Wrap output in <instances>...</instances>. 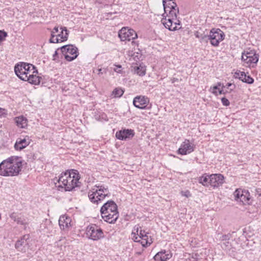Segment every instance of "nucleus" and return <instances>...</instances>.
Wrapping results in <instances>:
<instances>
[{
	"label": "nucleus",
	"mask_w": 261,
	"mask_h": 261,
	"mask_svg": "<svg viewBox=\"0 0 261 261\" xmlns=\"http://www.w3.org/2000/svg\"><path fill=\"white\" fill-rule=\"evenodd\" d=\"M141 239L145 240V242L141 241L140 242V243L142 244V246L144 247H146L149 246L152 243V239L150 237L149 238L148 236V233H147L146 234H144L143 237H142Z\"/></svg>",
	"instance_id": "30"
},
{
	"label": "nucleus",
	"mask_w": 261,
	"mask_h": 261,
	"mask_svg": "<svg viewBox=\"0 0 261 261\" xmlns=\"http://www.w3.org/2000/svg\"><path fill=\"white\" fill-rule=\"evenodd\" d=\"M229 242H223V244L222 245H225V247H228L229 246Z\"/></svg>",
	"instance_id": "49"
},
{
	"label": "nucleus",
	"mask_w": 261,
	"mask_h": 261,
	"mask_svg": "<svg viewBox=\"0 0 261 261\" xmlns=\"http://www.w3.org/2000/svg\"><path fill=\"white\" fill-rule=\"evenodd\" d=\"M219 88L218 87V86H214L213 87V90H212V93H214V94H215L216 95H218V93H217V90H219Z\"/></svg>",
	"instance_id": "43"
},
{
	"label": "nucleus",
	"mask_w": 261,
	"mask_h": 261,
	"mask_svg": "<svg viewBox=\"0 0 261 261\" xmlns=\"http://www.w3.org/2000/svg\"><path fill=\"white\" fill-rule=\"evenodd\" d=\"M245 72L241 71L240 70H237L234 72L233 76L235 79H239L242 81L244 76L245 77Z\"/></svg>",
	"instance_id": "32"
},
{
	"label": "nucleus",
	"mask_w": 261,
	"mask_h": 261,
	"mask_svg": "<svg viewBox=\"0 0 261 261\" xmlns=\"http://www.w3.org/2000/svg\"><path fill=\"white\" fill-rule=\"evenodd\" d=\"M52 31L55 34H56L59 32L58 27H55Z\"/></svg>",
	"instance_id": "47"
},
{
	"label": "nucleus",
	"mask_w": 261,
	"mask_h": 261,
	"mask_svg": "<svg viewBox=\"0 0 261 261\" xmlns=\"http://www.w3.org/2000/svg\"><path fill=\"white\" fill-rule=\"evenodd\" d=\"M181 194L182 196L186 197L187 198H188L191 196V194L190 191L188 190H187L185 191H181Z\"/></svg>",
	"instance_id": "39"
},
{
	"label": "nucleus",
	"mask_w": 261,
	"mask_h": 261,
	"mask_svg": "<svg viewBox=\"0 0 261 261\" xmlns=\"http://www.w3.org/2000/svg\"><path fill=\"white\" fill-rule=\"evenodd\" d=\"M57 35H56L53 31L51 32V37L49 39V42L50 43H59V41L58 38L57 37Z\"/></svg>",
	"instance_id": "34"
},
{
	"label": "nucleus",
	"mask_w": 261,
	"mask_h": 261,
	"mask_svg": "<svg viewBox=\"0 0 261 261\" xmlns=\"http://www.w3.org/2000/svg\"><path fill=\"white\" fill-rule=\"evenodd\" d=\"M121 65H115V68H114V70L118 73L121 72Z\"/></svg>",
	"instance_id": "42"
},
{
	"label": "nucleus",
	"mask_w": 261,
	"mask_h": 261,
	"mask_svg": "<svg viewBox=\"0 0 261 261\" xmlns=\"http://www.w3.org/2000/svg\"><path fill=\"white\" fill-rule=\"evenodd\" d=\"M222 85H223L221 83H218L216 86H218V87L219 88V87H222Z\"/></svg>",
	"instance_id": "51"
},
{
	"label": "nucleus",
	"mask_w": 261,
	"mask_h": 261,
	"mask_svg": "<svg viewBox=\"0 0 261 261\" xmlns=\"http://www.w3.org/2000/svg\"><path fill=\"white\" fill-rule=\"evenodd\" d=\"M195 37L199 39L201 42H207L208 34L201 29H199L194 33Z\"/></svg>",
	"instance_id": "22"
},
{
	"label": "nucleus",
	"mask_w": 261,
	"mask_h": 261,
	"mask_svg": "<svg viewBox=\"0 0 261 261\" xmlns=\"http://www.w3.org/2000/svg\"><path fill=\"white\" fill-rule=\"evenodd\" d=\"M103 212L112 213H118L117 205L114 201L109 200L106 202L100 208V213H103Z\"/></svg>",
	"instance_id": "15"
},
{
	"label": "nucleus",
	"mask_w": 261,
	"mask_h": 261,
	"mask_svg": "<svg viewBox=\"0 0 261 261\" xmlns=\"http://www.w3.org/2000/svg\"><path fill=\"white\" fill-rule=\"evenodd\" d=\"M29 141L25 138L18 139L14 145V148L17 150H21L29 145Z\"/></svg>",
	"instance_id": "21"
},
{
	"label": "nucleus",
	"mask_w": 261,
	"mask_h": 261,
	"mask_svg": "<svg viewBox=\"0 0 261 261\" xmlns=\"http://www.w3.org/2000/svg\"><path fill=\"white\" fill-rule=\"evenodd\" d=\"M172 254L168 251H162L157 253L154 256V259L156 261H165L170 259Z\"/></svg>",
	"instance_id": "20"
},
{
	"label": "nucleus",
	"mask_w": 261,
	"mask_h": 261,
	"mask_svg": "<svg viewBox=\"0 0 261 261\" xmlns=\"http://www.w3.org/2000/svg\"><path fill=\"white\" fill-rule=\"evenodd\" d=\"M194 151L193 145L190 143L189 140H185L181 144L178 149V153L181 155L189 154Z\"/></svg>",
	"instance_id": "13"
},
{
	"label": "nucleus",
	"mask_w": 261,
	"mask_h": 261,
	"mask_svg": "<svg viewBox=\"0 0 261 261\" xmlns=\"http://www.w3.org/2000/svg\"><path fill=\"white\" fill-rule=\"evenodd\" d=\"M101 215L102 219L109 223H114L119 217L118 213H112L103 212V213H101Z\"/></svg>",
	"instance_id": "18"
},
{
	"label": "nucleus",
	"mask_w": 261,
	"mask_h": 261,
	"mask_svg": "<svg viewBox=\"0 0 261 261\" xmlns=\"http://www.w3.org/2000/svg\"><path fill=\"white\" fill-rule=\"evenodd\" d=\"M229 239V237L228 235H224L222 236V241H227Z\"/></svg>",
	"instance_id": "45"
},
{
	"label": "nucleus",
	"mask_w": 261,
	"mask_h": 261,
	"mask_svg": "<svg viewBox=\"0 0 261 261\" xmlns=\"http://www.w3.org/2000/svg\"><path fill=\"white\" fill-rule=\"evenodd\" d=\"M118 36L122 41H129L138 37L137 33L134 30L125 27L122 28L119 31Z\"/></svg>",
	"instance_id": "8"
},
{
	"label": "nucleus",
	"mask_w": 261,
	"mask_h": 261,
	"mask_svg": "<svg viewBox=\"0 0 261 261\" xmlns=\"http://www.w3.org/2000/svg\"><path fill=\"white\" fill-rule=\"evenodd\" d=\"M210 186L214 188H218L224 182L223 175L221 174H212L210 175Z\"/></svg>",
	"instance_id": "12"
},
{
	"label": "nucleus",
	"mask_w": 261,
	"mask_h": 261,
	"mask_svg": "<svg viewBox=\"0 0 261 261\" xmlns=\"http://www.w3.org/2000/svg\"><path fill=\"white\" fill-rule=\"evenodd\" d=\"M110 193L108 187L102 185L96 186L88 193V197L90 201L97 204L101 203L107 196H109Z\"/></svg>",
	"instance_id": "4"
},
{
	"label": "nucleus",
	"mask_w": 261,
	"mask_h": 261,
	"mask_svg": "<svg viewBox=\"0 0 261 261\" xmlns=\"http://www.w3.org/2000/svg\"><path fill=\"white\" fill-rule=\"evenodd\" d=\"M98 74L99 75V76H101V75H102L103 73H106L107 72V69H105V68H100V69H98Z\"/></svg>",
	"instance_id": "41"
},
{
	"label": "nucleus",
	"mask_w": 261,
	"mask_h": 261,
	"mask_svg": "<svg viewBox=\"0 0 261 261\" xmlns=\"http://www.w3.org/2000/svg\"><path fill=\"white\" fill-rule=\"evenodd\" d=\"M60 48H58L57 49V50L55 51L54 54L53 55V60H57V58L56 57H57L58 56V50Z\"/></svg>",
	"instance_id": "46"
},
{
	"label": "nucleus",
	"mask_w": 261,
	"mask_h": 261,
	"mask_svg": "<svg viewBox=\"0 0 261 261\" xmlns=\"http://www.w3.org/2000/svg\"><path fill=\"white\" fill-rule=\"evenodd\" d=\"M22 162L20 158L11 156L0 164V175H17L21 170Z\"/></svg>",
	"instance_id": "3"
},
{
	"label": "nucleus",
	"mask_w": 261,
	"mask_h": 261,
	"mask_svg": "<svg viewBox=\"0 0 261 261\" xmlns=\"http://www.w3.org/2000/svg\"><path fill=\"white\" fill-rule=\"evenodd\" d=\"M224 33L220 29H213L208 35L207 41L210 40L212 45L218 46L220 42L224 39Z\"/></svg>",
	"instance_id": "6"
},
{
	"label": "nucleus",
	"mask_w": 261,
	"mask_h": 261,
	"mask_svg": "<svg viewBox=\"0 0 261 261\" xmlns=\"http://www.w3.org/2000/svg\"><path fill=\"white\" fill-rule=\"evenodd\" d=\"M60 29L61 31L57 35V37L58 38L59 42H62L67 40L69 33L66 27H61Z\"/></svg>",
	"instance_id": "24"
},
{
	"label": "nucleus",
	"mask_w": 261,
	"mask_h": 261,
	"mask_svg": "<svg viewBox=\"0 0 261 261\" xmlns=\"http://www.w3.org/2000/svg\"><path fill=\"white\" fill-rule=\"evenodd\" d=\"M7 36V34L5 32L0 31V43L5 39Z\"/></svg>",
	"instance_id": "37"
},
{
	"label": "nucleus",
	"mask_w": 261,
	"mask_h": 261,
	"mask_svg": "<svg viewBox=\"0 0 261 261\" xmlns=\"http://www.w3.org/2000/svg\"><path fill=\"white\" fill-rule=\"evenodd\" d=\"M135 135L134 130L129 129H124L117 132L116 137L120 140H125L133 138Z\"/></svg>",
	"instance_id": "14"
},
{
	"label": "nucleus",
	"mask_w": 261,
	"mask_h": 261,
	"mask_svg": "<svg viewBox=\"0 0 261 261\" xmlns=\"http://www.w3.org/2000/svg\"><path fill=\"white\" fill-rule=\"evenodd\" d=\"M80 176L77 170H71L62 172L57 181L59 183V190L70 191L78 186Z\"/></svg>",
	"instance_id": "2"
},
{
	"label": "nucleus",
	"mask_w": 261,
	"mask_h": 261,
	"mask_svg": "<svg viewBox=\"0 0 261 261\" xmlns=\"http://www.w3.org/2000/svg\"><path fill=\"white\" fill-rule=\"evenodd\" d=\"M230 87V91H233L236 87L234 84L232 83H227L225 86L222 85V88L228 89Z\"/></svg>",
	"instance_id": "36"
},
{
	"label": "nucleus",
	"mask_w": 261,
	"mask_h": 261,
	"mask_svg": "<svg viewBox=\"0 0 261 261\" xmlns=\"http://www.w3.org/2000/svg\"><path fill=\"white\" fill-rule=\"evenodd\" d=\"M10 217L11 219L15 220V214L13 213L10 215Z\"/></svg>",
	"instance_id": "50"
},
{
	"label": "nucleus",
	"mask_w": 261,
	"mask_h": 261,
	"mask_svg": "<svg viewBox=\"0 0 261 261\" xmlns=\"http://www.w3.org/2000/svg\"><path fill=\"white\" fill-rule=\"evenodd\" d=\"M221 102L223 105L224 106H228L230 103L229 100L225 97H223L221 98Z\"/></svg>",
	"instance_id": "38"
},
{
	"label": "nucleus",
	"mask_w": 261,
	"mask_h": 261,
	"mask_svg": "<svg viewBox=\"0 0 261 261\" xmlns=\"http://www.w3.org/2000/svg\"><path fill=\"white\" fill-rule=\"evenodd\" d=\"M249 193L248 191H242L241 194L240 202H242L243 204H250V197Z\"/></svg>",
	"instance_id": "27"
},
{
	"label": "nucleus",
	"mask_w": 261,
	"mask_h": 261,
	"mask_svg": "<svg viewBox=\"0 0 261 261\" xmlns=\"http://www.w3.org/2000/svg\"><path fill=\"white\" fill-rule=\"evenodd\" d=\"M139 227L138 225H136L134 227L133 232H132L131 236L132 240L136 242H140V239L142 237H143L144 234H146L145 230L141 229L138 234Z\"/></svg>",
	"instance_id": "19"
},
{
	"label": "nucleus",
	"mask_w": 261,
	"mask_h": 261,
	"mask_svg": "<svg viewBox=\"0 0 261 261\" xmlns=\"http://www.w3.org/2000/svg\"><path fill=\"white\" fill-rule=\"evenodd\" d=\"M149 102L147 97L139 95L135 97L133 100V104L135 107L140 109H146Z\"/></svg>",
	"instance_id": "11"
},
{
	"label": "nucleus",
	"mask_w": 261,
	"mask_h": 261,
	"mask_svg": "<svg viewBox=\"0 0 261 261\" xmlns=\"http://www.w3.org/2000/svg\"><path fill=\"white\" fill-rule=\"evenodd\" d=\"M165 13H167L168 10L177 7L176 4L173 0H163Z\"/></svg>",
	"instance_id": "23"
},
{
	"label": "nucleus",
	"mask_w": 261,
	"mask_h": 261,
	"mask_svg": "<svg viewBox=\"0 0 261 261\" xmlns=\"http://www.w3.org/2000/svg\"><path fill=\"white\" fill-rule=\"evenodd\" d=\"M242 191L239 190V189L236 190L233 193V196L234 199L237 201H240L241 194Z\"/></svg>",
	"instance_id": "35"
},
{
	"label": "nucleus",
	"mask_w": 261,
	"mask_h": 261,
	"mask_svg": "<svg viewBox=\"0 0 261 261\" xmlns=\"http://www.w3.org/2000/svg\"><path fill=\"white\" fill-rule=\"evenodd\" d=\"M124 91L120 88H115L112 93L115 97H120L123 94Z\"/></svg>",
	"instance_id": "31"
},
{
	"label": "nucleus",
	"mask_w": 261,
	"mask_h": 261,
	"mask_svg": "<svg viewBox=\"0 0 261 261\" xmlns=\"http://www.w3.org/2000/svg\"><path fill=\"white\" fill-rule=\"evenodd\" d=\"M171 81L172 83H174L175 82L178 81V79L175 77H173L171 79Z\"/></svg>",
	"instance_id": "48"
},
{
	"label": "nucleus",
	"mask_w": 261,
	"mask_h": 261,
	"mask_svg": "<svg viewBox=\"0 0 261 261\" xmlns=\"http://www.w3.org/2000/svg\"><path fill=\"white\" fill-rule=\"evenodd\" d=\"M161 21L165 27L170 31L178 30L181 28L180 22L179 20H177L176 18L171 20L166 18H163Z\"/></svg>",
	"instance_id": "10"
},
{
	"label": "nucleus",
	"mask_w": 261,
	"mask_h": 261,
	"mask_svg": "<svg viewBox=\"0 0 261 261\" xmlns=\"http://www.w3.org/2000/svg\"><path fill=\"white\" fill-rule=\"evenodd\" d=\"M16 75L21 80L28 81L29 83L38 85L40 83L42 77L39 76L38 70L32 64L21 62L14 67Z\"/></svg>",
	"instance_id": "1"
},
{
	"label": "nucleus",
	"mask_w": 261,
	"mask_h": 261,
	"mask_svg": "<svg viewBox=\"0 0 261 261\" xmlns=\"http://www.w3.org/2000/svg\"><path fill=\"white\" fill-rule=\"evenodd\" d=\"M242 81L249 84H251L253 83L254 80L250 75L245 74V77L244 76Z\"/></svg>",
	"instance_id": "33"
},
{
	"label": "nucleus",
	"mask_w": 261,
	"mask_h": 261,
	"mask_svg": "<svg viewBox=\"0 0 261 261\" xmlns=\"http://www.w3.org/2000/svg\"><path fill=\"white\" fill-rule=\"evenodd\" d=\"M178 13V8L176 7L173 9L168 10L167 15L168 16L167 19L174 20L177 17V14Z\"/></svg>",
	"instance_id": "28"
},
{
	"label": "nucleus",
	"mask_w": 261,
	"mask_h": 261,
	"mask_svg": "<svg viewBox=\"0 0 261 261\" xmlns=\"http://www.w3.org/2000/svg\"><path fill=\"white\" fill-rule=\"evenodd\" d=\"M29 239V235L23 236L20 240H18L15 244V248L20 251L25 252L26 249L28 247L29 243L28 240Z\"/></svg>",
	"instance_id": "16"
},
{
	"label": "nucleus",
	"mask_w": 261,
	"mask_h": 261,
	"mask_svg": "<svg viewBox=\"0 0 261 261\" xmlns=\"http://www.w3.org/2000/svg\"><path fill=\"white\" fill-rule=\"evenodd\" d=\"M86 233L87 237L94 241H97L103 237L102 230L96 225H89L86 228Z\"/></svg>",
	"instance_id": "7"
},
{
	"label": "nucleus",
	"mask_w": 261,
	"mask_h": 261,
	"mask_svg": "<svg viewBox=\"0 0 261 261\" xmlns=\"http://www.w3.org/2000/svg\"><path fill=\"white\" fill-rule=\"evenodd\" d=\"M7 115V111L4 109L0 108V116L1 117H5Z\"/></svg>",
	"instance_id": "40"
},
{
	"label": "nucleus",
	"mask_w": 261,
	"mask_h": 261,
	"mask_svg": "<svg viewBox=\"0 0 261 261\" xmlns=\"http://www.w3.org/2000/svg\"><path fill=\"white\" fill-rule=\"evenodd\" d=\"M210 175H208L205 173L199 177L198 182L204 187H208L209 186H210Z\"/></svg>",
	"instance_id": "26"
},
{
	"label": "nucleus",
	"mask_w": 261,
	"mask_h": 261,
	"mask_svg": "<svg viewBox=\"0 0 261 261\" xmlns=\"http://www.w3.org/2000/svg\"><path fill=\"white\" fill-rule=\"evenodd\" d=\"M224 89L225 88H222V89H219L218 90L219 94H225L226 92H228V91L227 90H226L225 91Z\"/></svg>",
	"instance_id": "44"
},
{
	"label": "nucleus",
	"mask_w": 261,
	"mask_h": 261,
	"mask_svg": "<svg viewBox=\"0 0 261 261\" xmlns=\"http://www.w3.org/2000/svg\"><path fill=\"white\" fill-rule=\"evenodd\" d=\"M71 218L66 216L63 215L60 216L59 219V224L60 227L62 230H65L71 227Z\"/></svg>",
	"instance_id": "17"
},
{
	"label": "nucleus",
	"mask_w": 261,
	"mask_h": 261,
	"mask_svg": "<svg viewBox=\"0 0 261 261\" xmlns=\"http://www.w3.org/2000/svg\"><path fill=\"white\" fill-rule=\"evenodd\" d=\"M60 49L65 59L68 61L74 60L78 56V49L73 45H66L61 47Z\"/></svg>",
	"instance_id": "5"
},
{
	"label": "nucleus",
	"mask_w": 261,
	"mask_h": 261,
	"mask_svg": "<svg viewBox=\"0 0 261 261\" xmlns=\"http://www.w3.org/2000/svg\"><path fill=\"white\" fill-rule=\"evenodd\" d=\"M15 121L18 127L25 128L27 126V119L22 116L15 117Z\"/></svg>",
	"instance_id": "25"
},
{
	"label": "nucleus",
	"mask_w": 261,
	"mask_h": 261,
	"mask_svg": "<svg viewBox=\"0 0 261 261\" xmlns=\"http://www.w3.org/2000/svg\"><path fill=\"white\" fill-rule=\"evenodd\" d=\"M258 55L253 50L250 51H245L242 54V60L247 66H251L252 64H256L258 61Z\"/></svg>",
	"instance_id": "9"
},
{
	"label": "nucleus",
	"mask_w": 261,
	"mask_h": 261,
	"mask_svg": "<svg viewBox=\"0 0 261 261\" xmlns=\"http://www.w3.org/2000/svg\"><path fill=\"white\" fill-rule=\"evenodd\" d=\"M135 73L139 76H143L146 73L145 67L141 65L134 67Z\"/></svg>",
	"instance_id": "29"
},
{
	"label": "nucleus",
	"mask_w": 261,
	"mask_h": 261,
	"mask_svg": "<svg viewBox=\"0 0 261 261\" xmlns=\"http://www.w3.org/2000/svg\"><path fill=\"white\" fill-rule=\"evenodd\" d=\"M141 241H144L145 242V240H141Z\"/></svg>",
	"instance_id": "52"
},
{
	"label": "nucleus",
	"mask_w": 261,
	"mask_h": 261,
	"mask_svg": "<svg viewBox=\"0 0 261 261\" xmlns=\"http://www.w3.org/2000/svg\"><path fill=\"white\" fill-rule=\"evenodd\" d=\"M137 254H141V253H140V252H137Z\"/></svg>",
	"instance_id": "53"
}]
</instances>
